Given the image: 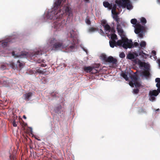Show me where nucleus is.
<instances>
[{"mask_svg":"<svg viewBox=\"0 0 160 160\" xmlns=\"http://www.w3.org/2000/svg\"><path fill=\"white\" fill-rule=\"evenodd\" d=\"M117 8V5L116 4H114L113 6H112V9L116 10Z\"/></svg>","mask_w":160,"mask_h":160,"instance_id":"8fccbe9b","label":"nucleus"},{"mask_svg":"<svg viewBox=\"0 0 160 160\" xmlns=\"http://www.w3.org/2000/svg\"><path fill=\"white\" fill-rule=\"evenodd\" d=\"M47 44L48 47L52 50H58L65 48V45H63L62 41L55 38H50Z\"/></svg>","mask_w":160,"mask_h":160,"instance_id":"7ed1b4c3","label":"nucleus"},{"mask_svg":"<svg viewBox=\"0 0 160 160\" xmlns=\"http://www.w3.org/2000/svg\"><path fill=\"white\" fill-rule=\"evenodd\" d=\"M134 85L135 86L136 88L139 87L141 86V84L140 82H138V81H137L134 82Z\"/></svg>","mask_w":160,"mask_h":160,"instance_id":"7c9ffc66","label":"nucleus"},{"mask_svg":"<svg viewBox=\"0 0 160 160\" xmlns=\"http://www.w3.org/2000/svg\"><path fill=\"white\" fill-rule=\"evenodd\" d=\"M108 57H107L106 55H102V58L104 61L105 62H107V59Z\"/></svg>","mask_w":160,"mask_h":160,"instance_id":"4c0bfd02","label":"nucleus"},{"mask_svg":"<svg viewBox=\"0 0 160 160\" xmlns=\"http://www.w3.org/2000/svg\"><path fill=\"white\" fill-rule=\"evenodd\" d=\"M46 66V64H41V66L42 67H45Z\"/></svg>","mask_w":160,"mask_h":160,"instance_id":"4d7b16f0","label":"nucleus"},{"mask_svg":"<svg viewBox=\"0 0 160 160\" xmlns=\"http://www.w3.org/2000/svg\"><path fill=\"white\" fill-rule=\"evenodd\" d=\"M117 29L118 33V34L122 38V37H124L125 35L124 34V31L122 30L121 26L120 25L118 24Z\"/></svg>","mask_w":160,"mask_h":160,"instance_id":"0eeeda50","label":"nucleus"},{"mask_svg":"<svg viewBox=\"0 0 160 160\" xmlns=\"http://www.w3.org/2000/svg\"><path fill=\"white\" fill-rule=\"evenodd\" d=\"M97 30V29L95 28L91 27L89 29V31L90 32H95Z\"/></svg>","mask_w":160,"mask_h":160,"instance_id":"f704fd0d","label":"nucleus"},{"mask_svg":"<svg viewBox=\"0 0 160 160\" xmlns=\"http://www.w3.org/2000/svg\"><path fill=\"white\" fill-rule=\"evenodd\" d=\"M139 44L137 42H134L133 44L132 43V47L131 48H132L133 47H137L138 46Z\"/></svg>","mask_w":160,"mask_h":160,"instance_id":"a19ab883","label":"nucleus"},{"mask_svg":"<svg viewBox=\"0 0 160 160\" xmlns=\"http://www.w3.org/2000/svg\"><path fill=\"white\" fill-rule=\"evenodd\" d=\"M137 20L136 19H132L131 20V22L133 25H135V32L136 33H139L142 32L145 29V27L141 25L140 23H137Z\"/></svg>","mask_w":160,"mask_h":160,"instance_id":"20e7f679","label":"nucleus"},{"mask_svg":"<svg viewBox=\"0 0 160 160\" xmlns=\"http://www.w3.org/2000/svg\"><path fill=\"white\" fill-rule=\"evenodd\" d=\"M68 44L67 45H65L64 48L67 50L68 52H72L74 49L75 46V44L74 42L73 41L72 42H69L68 41Z\"/></svg>","mask_w":160,"mask_h":160,"instance_id":"39448f33","label":"nucleus"},{"mask_svg":"<svg viewBox=\"0 0 160 160\" xmlns=\"http://www.w3.org/2000/svg\"><path fill=\"white\" fill-rule=\"evenodd\" d=\"M12 56L15 57H22V56H26L27 55L26 54H24V53H22V54H20V55H16L15 54V53L14 52V51H13L12 52Z\"/></svg>","mask_w":160,"mask_h":160,"instance_id":"393cba45","label":"nucleus"},{"mask_svg":"<svg viewBox=\"0 0 160 160\" xmlns=\"http://www.w3.org/2000/svg\"><path fill=\"white\" fill-rule=\"evenodd\" d=\"M139 55L141 56L144 59H146L147 58V56H148L147 54L143 52L142 51L139 52Z\"/></svg>","mask_w":160,"mask_h":160,"instance_id":"a211bd4d","label":"nucleus"},{"mask_svg":"<svg viewBox=\"0 0 160 160\" xmlns=\"http://www.w3.org/2000/svg\"><path fill=\"white\" fill-rule=\"evenodd\" d=\"M113 18L117 22H118L119 21V19L118 18V16L117 15V14H114V15L113 17Z\"/></svg>","mask_w":160,"mask_h":160,"instance_id":"2f4dec72","label":"nucleus"},{"mask_svg":"<svg viewBox=\"0 0 160 160\" xmlns=\"http://www.w3.org/2000/svg\"><path fill=\"white\" fill-rule=\"evenodd\" d=\"M141 112H143V113H146V112L144 110H143V109H142L141 110Z\"/></svg>","mask_w":160,"mask_h":160,"instance_id":"13d9d810","label":"nucleus"},{"mask_svg":"<svg viewBox=\"0 0 160 160\" xmlns=\"http://www.w3.org/2000/svg\"><path fill=\"white\" fill-rule=\"evenodd\" d=\"M109 42L110 46L112 48H113L115 46H119L127 49L131 48L132 45V41L125 37H122L121 40H118L117 42L115 40H111L109 41Z\"/></svg>","mask_w":160,"mask_h":160,"instance_id":"f03ea898","label":"nucleus"},{"mask_svg":"<svg viewBox=\"0 0 160 160\" xmlns=\"http://www.w3.org/2000/svg\"><path fill=\"white\" fill-rule=\"evenodd\" d=\"M133 93L135 94H137L139 92V90L138 89H134L133 90Z\"/></svg>","mask_w":160,"mask_h":160,"instance_id":"37998d69","label":"nucleus"},{"mask_svg":"<svg viewBox=\"0 0 160 160\" xmlns=\"http://www.w3.org/2000/svg\"><path fill=\"white\" fill-rule=\"evenodd\" d=\"M66 0H57L54 3V7L57 8L60 6L61 4L63 5L64 3L66 2Z\"/></svg>","mask_w":160,"mask_h":160,"instance_id":"9d476101","label":"nucleus"},{"mask_svg":"<svg viewBox=\"0 0 160 160\" xmlns=\"http://www.w3.org/2000/svg\"><path fill=\"white\" fill-rule=\"evenodd\" d=\"M122 76L124 78L126 81L128 80V75L125 73L122 72L121 74Z\"/></svg>","mask_w":160,"mask_h":160,"instance_id":"cd10ccee","label":"nucleus"},{"mask_svg":"<svg viewBox=\"0 0 160 160\" xmlns=\"http://www.w3.org/2000/svg\"><path fill=\"white\" fill-rule=\"evenodd\" d=\"M127 58L128 59L131 60L135 58V56L133 54L130 53H129L127 56Z\"/></svg>","mask_w":160,"mask_h":160,"instance_id":"6ab92c4d","label":"nucleus"},{"mask_svg":"<svg viewBox=\"0 0 160 160\" xmlns=\"http://www.w3.org/2000/svg\"><path fill=\"white\" fill-rule=\"evenodd\" d=\"M126 7L128 10H130L132 8V6L130 1L126 4L125 6V8Z\"/></svg>","mask_w":160,"mask_h":160,"instance_id":"5701e85b","label":"nucleus"},{"mask_svg":"<svg viewBox=\"0 0 160 160\" xmlns=\"http://www.w3.org/2000/svg\"><path fill=\"white\" fill-rule=\"evenodd\" d=\"M103 6L105 7L108 8V9L111 10L112 8V3H109L108 2L104 1L103 2Z\"/></svg>","mask_w":160,"mask_h":160,"instance_id":"ddd939ff","label":"nucleus"},{"mask_svg":"<svg viewBox=\"0 0 160 160\" xmlns=\"http://www.w3.org/2000/svg\"><path fill=\"white\" fill-rule=\"evenodd\" d=\"M48 51V50H38L35 53L32 55V58H34L35 57H37L38 55H41L43 53H44V52H46Z\"/></svg>","mask_w":160,"mask_h":160,"instance_id":"6e6552de","label":"nucleus"},{"mask_svg":"<svg viewBox=\"0 0 160 160\" xmlns=\"http://www.w3.org/2000/svg\"><path fill=\"white\" fill-rule=\"evenodd\" d=\"M142 74L145 77H148L149 76L150 73L148 70H146L142 72Z\"/></svg>","mask_w":160,"mask_h":160,"instance_id":"412c9836","label":"nucleus"},{"mask_svg":"<svg viewBox=\"0 0 160 160\" xmlns=\"http://www.w3.org/2000/svg\"><path fill=\"white\" fill-rule=\"evenodd\" d=\"M12 124L13 127H16L17 126V125L15 121V120H13L12 122Z\"/></svg>","mask_w":160,"mask_h":160,"instance_id":"a18cd8bd","label":"nucleus"},{"mask_svg":"<svg viewBox=\"0 0 160 160\" xmlns=\"http://www.w3.org/2000/svg\"><path fill=\"white\" fill-rule=\"evenodd\" d=\"M156 87L158 88H160V83H157L156 84Z\"/></svg>","mask_w":160,"mask_h":160,"instance_id":"5fc2aeb1","label":"nucleus"},{"mask_svg":"<svg viewBox=\"0 0 160 160\" xmlns=\"http://www.w3.org/2000/svg\"><path fill=\"white\" fill-rule=\"evenodd\" d=\"M155 82L157 83H160V78H157L155 79Z\"/></svg>","mask_w":160,"mask_h":160,"instance_id":"49530a36","label":"nucleus"},{"mask_svg":"<svg viewBox=\"0 0 160 160\" xmlns=\"http://www.w3.org/2000/svg\"><path fill=\"white\" fill-rule=\"evenodd\" d=\"M104 30L106 31H108L109 30H110V29L111 28L110 26L108 24L105 26H104Z\"/></svg>","mask_w":160,"mask_h":160,"instance_id":"c85d7f7f","label":"nucleus"},{"mask_svg":"<svg viewBox=\"0 0 160 160\" xmlns=\"http://www.w3.org/2000/svg\"><path fill=\"white\" fill-rule=\"evenodd\" d=\"M18 65L20 68H22L23 66V63L20 62L19 61H18Z\"/></svg>","mask_w":160,"mask_h":160,"instance_id":"c03bdc74","label":"nucleus"},{"mask_svg":"<svg viewBox=\"0 0 160 160\" xmlns=\"http://www.w3.org/2000/svg\"><path fill=\"white\" fill-rule=\"evenodd\" d=\"M158 92H160V88H158Z\"/></svg>","mask_w":160,"mask_h":160,"instance_id":"052dcab7","label":"nucleus"},{"mask_svg":"<svg viewBox=\"0 0 160 160\" xmlns=\"http://www.w3.org/2000/svg\"><path fill=\"white\" fill-rule=\"evenodd\" d=\"M1 42V41H0V43Z\"/></svg>","mask_w":160,"mask_h":160,"instance_id":"69168bd1","label":"nucleus"},{"mask_svg":"<svg viewBox=\"0 0 160 160\" xmlns=\"http://www.w3.org/2000/svg\"><path fill=\"white\" fill-rule=\"evenodd\" d=\"M131 79L132 82H134L137 81H138V76L136 75H133L131 77Z\"/></svg>","mask_w":160,"mask_h":160,"instance_id":"bb28decb","label":"nucleus"},{"mask_svg":"<svg viewBox=\"0 0 160 160\" xmlns=\"http://www.w3.org/2000/svg\"><path fill=\"white\" fill-rule=\"evenodd\" d=\"M125 56L124 53L122 52H121L119 54V57L121 58H123Z\"/></svg>","mask_w":160,"mask_h":160,"instance_id":"58836bf2","label":"nucleus"},{"mask_svg":"<svg viewBox=\"0 0 160 160\" xmlns=\"http://www.w3.org/2000/svg\"><path fill=\"white\" fill-rule=\"evenodd\" d=\"M8 66V64H7L2 63L1 65L0 68L2 70H4L6 69Z\"/></svg>","mask_w":160,"mask_h":160,"instance_id":"a878e982","label":"nucleus"},{"mask_svg":"<svg viewBox=\"0 0 160 160\" xmlns=\"http://www.w3.org/2000/svg\"><path fill=\"white\" fill-rule=\"evenodd\" d=\"M23 118H25V119L26 118V117L25 115H23Z\"/></svg>","mask_w":160,"mask_h":160,"instance_id":"680f3d73","label":"nucleus"},{"mask_svg":"<svg viewBox=\"0 0 160 160\" xmlns=\"http://www.w3.org/2000/svg\"><path fill=\"white\" fill-rule=\"evenodd\" d=\"M35 138L36 139H37V140H39V141H40L41 140L40 139H38V138Z\"/></svg>","mask_w":160,"mask_h":160,"instance_id":"e2e57ef3","label":"nucleus"},{"mask_svg":"<svg viewBox=\"0 0 160 160\" xmlns=\"http://www.w3.org/2000/svg\"><path fill=\"white\" fill-rule=\"evenodd\" d=\"M92 67L90 66L85 67L84 68V71L87 72L91 73Z\"/></svg>","mask_w":160,"mask_h":160,"instance_id":"2eb2a0df","label":"nucleus"},{"mask_svg":"<svg viewBox=\"0 0 160 160\" xmlns=\"http://www.w3.org/2000/svg\"><path fill=\"white\" fill-rule=\"evenodd\" d=\"M139 33L138 34V36H139L140 37V38H142L143 37V34L141 33Z\"/></svg>","mask_w":160,"mask_h":160,"instance_id":"864d4df0","label":"nucleus"},{"mask_svg":"<svg viewBox=\"0 0 160 160\" xmlns=\"http://www.w3.org/2000/svg\"><path fill=\"white\" fill-rule=\"evenodd\" d=\"M106 62L111 63L112 64H116L117 60L116 59L113 58L111 56H110L108 58Z\"/></svg>","mask_w":160,"mask_h":160,"instance_id":"1a4fd4ad","label":"nucleus"},{"mask_svg":"<svg viewBox=\"0 0 160 160\" xmlns=\"http://www.w3.org/2000/svg\"><path fill=\"white\" fill-rule=\"evenodd\" d=\"M108 32H111V34H113V33L114 34L115 33V31L114 28H113V27L111 28H111H110V30H109Z\"/></svg>","mask_w":160,"mask_h":160,"instance_id":"c9c22d12","label":"nucleus"},{"mask_svg":"<svg viewBox=\"0 0 160 160\" xmlns=\"http://www.w3.org/2000/svg\"><path fill=\"white\" fill-rule=\"evenodd\" d=\"M139 63L140 67L144 68L147 70H148L149 69L148 65L145 62L140 61Z\"/></svg>","mask_w":160,"mask_h":160,"instance_id":"f8f14e48","label":"nucleus"},{"mask_svg":"<svg viewBox=\"0 0 160 160\" xmlns=\"http://www.w3.org/2000/svg\"><path fill=\"white\" fill-rule=\"evenodd\" d=\"M150 95V97L149 98V99L150 101H153L155 100L156 98L155 97V96H152L151 95Z\"/></svg>","mask_w":160,"mask_h":160,"instance_id":"72a5a7b5","label":"nucleus"},{"mask_svg":"<svg viewBox=\"0 0 160 160\" xmlns=\"http://www.w3.org/2000/svg\"><path fill=\"white\" fill-rule=\"evenodd\" d=\"M32 93L31 92H28L27 93L24 95V98L25 99L29 100V98L32 96Z\"/></svg>","mask_w":160,"mask_h":160,"instance_id":"f3484780","label":"nucleus"},{"mask_svg":"<svg viewBox=\"0 0 160 160\" xmlns=\"http://www.w3.org/2000/svg\"><path fill=\"white\" fill-rule=\"evenodd\" d=\"M66 15L70 17L72 16V14L70 8L67 6H64L62 9L59 10L56 14L53 12L48 13L47 17L50 19H57L56 21L54 22L53 26L54 28L58 30L62 27V24L59 19Z\"/></svg>","mask_w":160,"mask_h":160,"instance_id":"f257e3e1","label":"nucleus"},{"mask_svg":"<svg viewBox=\"0 0 160 160\" xmlns=\"http://www.w3.org/2000/svg\"><path fill=\"white\" fill-rule=\"evenodd\" d=\"M146 46V43L145 41H142L140 43V46L141 47L145 48Z\"/></svg>","mask_w":160,"mask_h":160,"instance_id":"473e14b6","label":"nucleus"},{"mask_svg":"<svg viewBox=\"0 0 160 160\" xmlns=\"http://www.w3.org/2000/svg\"><path fill=\"white\" fill-rule=\"evenodd\" d=\"M10 42L11 41L9 39H7L2 43V46L4 48L7 47V46L9 44V42Z\"/></svg>","mask_w":160,"mask_h":160,"instance_id":"4468645a","label":"nucleus"},{"mask_svg":"<svg viewBox=\"0 0 160 160\" xmlns=\"http://www.w3.org/2000/svg\"><path fill=\"white\" fill-rule=\"evenodd\" d=\"M99 33L102 35H104V32L103 31V30L101 29H100L99 30Z\"/></svg>","mask_w":160,"mask_h":160,"instance_id":"09e8293b","label":"nucleus"},{"mask_svg":"<svg viewBox=\"0 0 160 160\" xmlns=\"http://www.w3.org/2000/svg\"><path fill=\"white\" fill-rule=\"evenodd\" d=\"M62 108V106L61 105H60L58 106V107H57L55 108V110L56 112H57V113H58V114L59 113H61Z\"/></svg>","mask_w":160,"mask_h":160,"instance_id":"4be33fe9","label":"nucleus"},{"mask_svg":"<svg viewBox=\"0 0 160 160\" xmlns=\"http://www.w3.org/2000/svg\"><path fill=\"white\" fill-rule=\"evenodd\" d=\"M98 68L92 67V71L91 73L92 74H95L98 72Z\"/></svg>","mask_w":160,"mask_h":160,"instance_id":"aec40b11","label":"nucleus"},{"mask_svg":"<svg viewBox=\"0 0 160 160\" xmlns=\"http://www.w3.org/2000/svg\"><path fill=\"white\" fill-rule=\"evenodd\" d=\"M85 22L88 24L90 25L91 24V22L89 18H87L85 19Z\"/></svg>","mask_w":160,"mask_h":160,"instance_id":"e433bc0d","label":"nucleus"},{"mask_svg":"<svg viewBox=\"0 0 160 160\" xmlns=\"http://www.w3.org/2000/svg\"><path fill=\"white\" fill-rule=\"evenodd\" d=\"M52 95L53 97H58V96H57V95L56 94H55L54 93H52Z\"/></svg>","mask_w":160,"mask_h":160,"instance_id":"6e6d98bb","label":"nucleus"},{"mask_svg":"<svg viewBox=\"0 0 160 160\" xmlns=\"http://www.w3.org/2000/svg\"><path fill=\"white\" fill-rule=\"evenodd\" d=\"M0 83L3 86L8 87L9 86V83L7 79H3L0 80Z\"/></svg>","mask_w":160,"mask_h":160,"instance_id":"9b49d317","label":"nucleus"},{"mask_svg":"<svg viewBox=\"0 0 160 160\" xmlns=\"http://www.w3.org/2000/svg\"><path fill=\"white\" fill-rule=\"evenodd\" d=\"M111 40H117L118 39V38L117 37V35L115 33L111 34Z\"/></svg>","mask_w":160,"mask_h":160,"instance_id":"b1692460","label":"nucleus"},{"mask_svg":"<svg viewBox=\"0 0 160 160\" xmlns=\"http://www.w3.org/2000/svg\"><path fill=\"white\" fill-rule=\"evenodd\" d=\"M106 23V21L105 20H102L101 21V25L104 27V26H105L107 24Z\"/></svg>","mask_w":160,"mask_h":160,"instance_id":"79ce46f5","label":"nucleus"},{"mask_svg":"<svg viewBox=\"0 0 160 160\" xmlns=\"http://www.w3.org/2000/svg\"><path fill=\"white\" fill-rule=\"evenodd\" d=\"M141 22L143 25H145L147 22L146 19L144 17H142L140 19Z\"/></svg>","mask_w":160,"mask_h":160,"instance_id":"c756f323","label":"nucleus"},{"mask_svg":"<svg viewBox=\"0 0 160 160\" xmlns=\"http://www.w3.org/2000/svg\"><path fill=\"white\" fill-rule=\"evenodd\" d=\"M36 72L38 73L42 74L44 72L42 70L40 69H37Z\"/></svg>","mask_w":160,"mask_h":160,"instance_id":"ea45409f","label":"nucleus"},{"mask_svg":"<svg viewBox=\"0 0 160 160\" xmlns=\"http://www.w3.org/2000/svg\"><path fill=\"white\" fill-rule=\"evenodd\" d=\"M129 1V0H116L115 2L119 7L121 6L123 8H125L126 4Z\"/></svg>","mask_w":160,"mask_h":160,"instance_id":"423d86ee","label":"nucleus"},{"mask_svg":"<svg viewBox=\"0 0 160 160\" xmlns=\"http://www.w3.org/2000/svg\"><path fill=\"white\" fill-rule=\"evenodd\" d=\"M134 84V82H132H132H129V85L130 86H131L132 87H133V86Z\"/></svg>","mask_w":160,"mask_h":160,"instance_id":"3c124183","label":"nucleus"},{"mask_svg":"<svg viewBox=\"0 0 160 160\" xmlns=\"http://www.w3.org/2000/svg\"><path fill=\"white\" fill-rule=\"evenodd\" d=\"M158 94V92L156 90H154L152 91H150L149 93V95L152 96H156Z\"/></svg>","mask_w":160,"mask_h":160,"instance_id":"dca6fc26","label":"nucleus"},{"mask_svg":"<svg viewBox=\"0 0 160 160\" xmlns=\"http://www.w3.org/2000/svg\"><path fill=\"white\" fill-rule=\"evenodd\" d=\"M158 63L159 67H160V59H159L158 60Z\"/></svg>","mask_w":160,"mask_h":160,"instance_id":"bf43d9fd","label":"nucleus"},{"mask_svg":"<svg viewBox=\"0 0 160 160\" xmlns=\"http://www.w3.org/2000/svg\"><path fill=\"white\" fill-rule=\"evenodd\" d=\"M85 0L86 1H89V0Z\"/></svg>","mask_w":160,"mask_h":160,"instance_id":"0e129e2a","label":"nucleus"},{"mask_svg":"<svg viewBox=\"0 0 160 160\" xmlns=\"http://www.w3.org/2000/svg\"><path fill=\"white\" fill-rule=\"evenodd\" d=\"M152 55H156V52L154 50H153L152 52Z\"/></svg>","mask_w":160,"mask_h":160,"instance_id":"603ef678","label":"nucleus"},{"mask_svg":"<svg viewBox=\"0 0 160 160\" xmlns=\"http://www.w3.org/2000/svg\"><path fill=\"white\" fill-rule=\"evenodd\" d=\"M112 9V13L113 14H117V12H116V10H114V9Z\"/></svg>","mask_w":160,"mask_h":160,"instance_id":"de8ad7c7","label":"nucleus"}]
</instances>
